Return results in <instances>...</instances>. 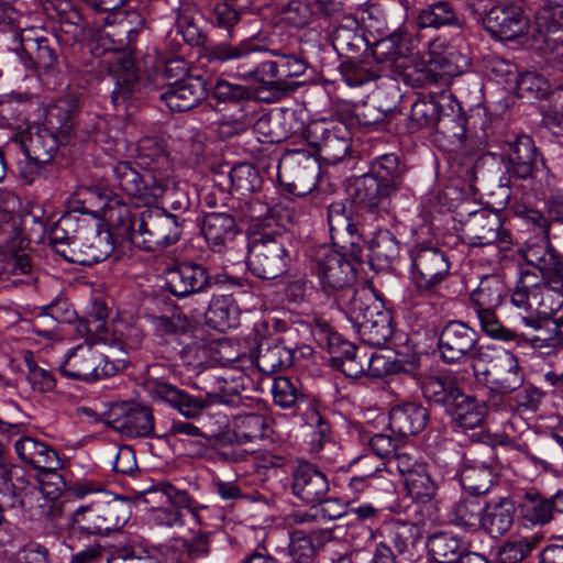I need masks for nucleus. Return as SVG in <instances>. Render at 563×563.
Listing matches in <instances>:
<instances>
[{
	"label": "nucleus",
	"instance_id": "obj_1",
	"mask_svg": "<svg viewBox=\"0 0 563 563\" xmlns=\"http://www.w3.org/2000/svg\"><path fill=\"white\" fill-rule=\"evenodd\" d=\"M266 53L249 40L238 45L220 42L206 48V58L212 64L236 63V77L253 85L254 97L273 103L299 88L301 82L294 79L306 74L308 64L301 57L278 51H271V58H258Z\"/></svg>",
	"mask_w": 563,
	"mask_h": 563
},
{
	"label": "nucleus",
	"instance_id": "obj_2",
	"mask_svg": "<svg viewBox=\"0 0 563 563\" xmlns=\"http://www.w3.org/2000/svg\"><path fill=\"white\" fill-rule=\"evenodd\" d=\"M110 225L145 251H156L176 243L181 235L183 220L155 205L131 217L125 205L106 211Z\"/></svg>",
	"mask_w": 563,
	"mask_h": 563
},
{
	"label": "nucleus",
	"instance_id": "obj_3",
	"mask_svg": "<svg viewBox=\"0 0 563 563\" xmlns=\"http://www.w3.org/2000/svg\"><path fill=\"white\" fill-rule=\"evenodd\" d=\"M404 167L396 154L376 157L367 174L356 178L352 200L356 209L377 220L389 214L390 200L402 188Z\"/></svg>",
	"mask_w": 563,
	"mask_h": 563
},
{
	"label": "nucleus",
	"instance_id": "obj_4",
	"mask_svg": "<svg viewBox=\"0 0 563 563\" xmlns=\"http://www.w3.org/2000/svg\"><path fill=\"white\" fill-rule=\"evenodd\" d=\"M79 113V99L67 95L49 104L45 111L44 123L31 132L24 153L29 159L52 163L59 146L67 144L74 135Z\"/></svg>",
	"mask_w": 563,
	"mask_h": 563
},
{
	"label": "nucleus",
	"instance_id": "obj_5",
	"mask_svg": "<svg viewBox=\"0 0 563 563\" xmlns=\"http://www.w3.org/2000/svg\"><path fill=\"white\" fill-rule=\"evenodd\" d=\"M247 377L238 375H225L217 378L218 390L208 393L205 397H195L183 389L165 382H154L151 394L155 399L168 404L184 417L194 419L199 417L205 409L212 404L222 402L233 407L244 405L241 395L245 390Z\"/></svg>",
	"mask_w": 563,
	"mask_h": 563
},
{
	"label": "nucleus",
	"instance_id": "obj_6",
	"mask_svg": "<svg viewBox=\"0 0 563 563\" xmlns=\"http://www.w3.org/2000/svg\"><path fill=\"white\" fill-rule=\"evenodd\" d=\"M311 271L319 278L322 290L333 297L343 310L360 290L354 289L355 269L344 255L329 246H320L312 258Z\"/></svg>",
	"mask_w": 563,
	"mask_h": 563
},
{
	"label": "nucleus",
	"instance_id": "obj_7",
	"mask_svg": "<svg viewBox=\"0 0 563 563\" xmlns=\"http://www.w3.org/2000/svg\"><path fill=\"white\" fill-rule=\"evenodd\" d=\"M342 311L352 322L360 340L369 346L382 347L393 335L390 312L367 289L354 295Z\"/></svg>",
	"mask_w": 563,
	"mask_h": 563
},
{
	"label": "nucleus",
	"instance_id": "obj_8",
	"mask_svg": "<svg viewBox=\"0 0 563 563\" xmlns=\"http://www.w3.org/2000/svg\"><path fill=\"white\" fill-rule=\"evenodd\" d=\"M288 236L280 229L258 232L249 245L247 267L261 279H275L287 273L290 255L287 249Z\"/></svg>",
	"mask_w": 563,
	"mask_h": 563
},
{
	"label": "nucleus",
	"instance_id": "obj_9",
	"mask_svg": "<svg viewBox=\"0 0 563 563\" xmlns=\"http://www.w3.org/2000/svg\"><path fill=\"white\" fill-rule=\"evenodd\" d=\"M478 334L467 323L450 320L441 329L438 338L440 358L449 365L471 361L473 373L479 377L482 360H486L487 350L478 346Z\"/></svg>",
	"mask_w": 563,
	"mask_h": 563
},
{
	"label": "nucleus",
	"instance_id": "obj_10",
	"mask_svg": "<svg viewBox=\"0 0 563 563\" xmlns=\"http://www.w3.org/2000/svg\"><path fill=\"white\" fill-rule=\"evenodd\" d=\"M410 278L417 294L423 298H434L450 275L451 263L445 252L427 243H417L410 251Z\"/></svg>",
	"mask_w": 563,
	"mask_h": 563
},
{
	"label": "nucleus",
	"instance_id": "obj_11",
	"mask_svg": "<svg viewBox=\"0 0 563 563\" xmlns=\"http://www.w3.org/2000/svg\"><path fill=\"white\" fill-rule=\"evenodd\" d=\"M113 186L121 190L134 205H155L166 191L168 180L164 175L129 161H120L112 166Z\"/></svg>",
	"mask_w": 563,
	"mask_h": 563
},
{
	"label": "nucleus",
	"instance_id": "obj_12",
	"mask_svg": "<svg viewBox=\"0 0 563 563\" xmlns=\"http://www.w3.org/2000/svg\"><path fill=\"white\" fill-rule=\"evenodd\" d=\"M123 360L110 361L89 343L77 345L60 366V374L67 378L96 382L115 375L123 369Z\"/></svg>",
	"mask_w": 563,
	"mask_h": 563
},
{
	"label": "nucleus",
	"instance_id": "obj_13",
	"mask_svg": "<svg viewBox=\"0 0 563 563\" xmlns=\"http://www.w3.org/2000/svg\"><path fill=\"white\" fill-rule=\"evenodd\" d=\"M320 165L317 158L303 150L286 153L278 164V179L287 190L306 195L317 185Z\"/></svg>",
	"mask_w": 563,
	"mask_h": 563
},
{
	"label": "nucleus",
	"instance_id": "obj_14",
	"mask_svg": "<svg viewBox=\"0 0 563 563\" xmlns=\"http://www.w3.org/2000/svg\"><path fill=\"white\" fill-rule=\"evenodd\" d=\"M482 362H486L487 365H481L479 375L485 376L490 393L504 396L522 387L525 375L514 353L503 351L490 354L487 351V357Z\"/></svg>",
	"mask_w": 563,
	"mask_h": 563
},
{
	"label": "nucleus",
	"instance_id": "obj_15",
	"mask_svg": "<svg viewBox=\"0 0 563 563\" xmlns=\"http://www.w3.org/2000/svg\"><path fill=\"white\" fill-rule=\"evenodd\" d=\"M71 250L65 260L69 263L90 266L108 258L114 251L111 233L88 225H77L74 231Z\"/></svg>",
	"mask_w": 563,
	"mask_h": 563
},
{
	"label": "nucleus",
	"instance_id": "obj_16",
	"mask_svg": "<svg viewBox=\"0 0 563 563\" xmlns=\"http://www.w3.org/2000/svg\"><path fill=\"white\" fill-rule=\"evenodd\" d=\"M126 521L123 507L115 501H95L71 514V522L89 534H106Z\"/></svg>",
	"mask_w": 563,
	"mask_h": 563
},
{
	"label": "nucleus",
	"instance_id": "obj_17",
	"mask_svg": "<svg viewBox=\"0 0 563 563\" xmlns=\"http://www.w3.org/2000/svg\"><path fill=\"white\" fill-rule=\"evenodd\" d=\"M290 476L292 495L311 509L322 503L330 490L328 476L311 462L299 460L294 465Z\"/></svg>",
	"mask_w": 563,
	"mask_h": 563
},
{
	"label": "nucleus",
	"instance_id": "obj_18",
	"mask_svg": "<svg viewBox=\"0 0 563 563\" xmlns=\"http://www.w3.org/2000/svg\"><path fill=\"white\" fill-rule=\"evenodd\" d=\"M108 423L130 438L150 437L154 431V416L151 408L133 401L113 405L108 415Z\"/></svg>",
	"mask_w": 563,
	"mask_h": 563
},
{
	"label": "nucleus",
	"instance_id": "obj_19",
	"mask_svg": "<svg viewBox=\"0 0 563 563\" xmlns=\"http://www.w3.org/2000/svg\"><path fill=\"white\" fill-rule=\"evenodd\" d=\"M545 168L542 153L529 135H518L508 142L507 172L514 178L534 179Z\"/></svg>",
	"mask_w": 563,
	"mask_h": 563
},
{
	"label": "nucleus",
	"instance_id": "obj_20",
	"mask_svg": "<svg viewBox=\"0 0 563 563\" xmlns=\"http://www.w3.org/2000/svg\"><path fill=\"white\" fill-rule=\"evenodd\" d=\"M211 286V276L201 264L186 262L166 271L165 287L177 298L206 294Z\"/></svg>",
	"mask_w": 563,
	"mask_h": 563
},
{
	"label": "nucleus",
	"instance_id": "obj_21",
	"mask_svg": "<svg viewBox=\"0 0 563 563\" xmlns=\"http://www.w3.org/2000/svg\"><path fill=\"white\" fill-rule=\"evenodd\" d=\"M463 234L470 246H488L497 241L510 242V233L503 229V222L498 213L481 210L474 212L463 225Z\"/></svg>",
	"mask_w": 563,
	"mask_h": 563
},
{
	"label": "nucleus",
	"instance_id": "obj_22",
	"mask_svg": "<svg viewBox=\"0 0 563 563\" xmlns=\"http://www.w3.org/2000/svg\"><path fill=\"white\" fill-rule=\"evenodd\" d=\"M484 27L492 36L501 41H514L522 36L528 22L522 9L515 4H496L483 19Z\"/></svg>",
	"mask_w": 563,
	"mask_h": 563
},
{
	"label": "nucleus",
	"instance_id": "obj_23",
	"mask_svg": "<svg viewBox=\"0 0 563 563\" xmlns=\"http://www.w3.org/2000/svg\"><path fill=\"white\" fill-rule=\"evenodd\" d=\"M483 456L485 460L465 465L460 475L463 488L475 497L489 493L497 482L495 449L484 446Z\"/></svg>",
	"mask_w": 563,
	"mask_h": 563
},
{
	"label": "nucleus",
	"instance_id": "obj_24",
	"mask_svg": "<svg viewBox=\"0 0 563 563\" xmlns=\"http://www.w3.org/2000/svg\"><path fill=\"white\" fill-rule=\"evenodd\" d=\"M305 137L331 164L342 161L351 147L349 137L340 135L339 131L327 129L324 122L309 124L305 130Z\"/></svg>",
	"mask_w": 563,
	"mask_h": 563
},
{
	"label": "nucleus",
	"instance_id": "obj_25",
	"mask_svg": "<svg viewBox=\"0 0 563 563\" xmlns=\"http://www.w3.org/2000/svg\"><path fill=\"white\" fill-rule=\"evenodd\" d=\"M527 264L542 275L545 285L556 291H563V261L549 243L530 245L523 253Z\"/></svg>",
	"mask_w": 563,
	"mask_h": 563
},
{
	"label": "nucleus",
	"instance_id": "obj_26",
	"mask_svg": "<svg viewBox=\"0 0 563 563\" xmlns=\"http://www.w3.org/2000/svg\"><path fill=\"white\" fill-rule=\"evenodd\" d=\"M206 97V82L199 76H185L168 85L161 99L172 111L183 112L195 108Z\"/></svg>",
	"mask_w": 563,
	"mask_h": 563
},
{
	"label": "nucleus",
	"instance_id": "obj_27",
	"mask_svg": "<svg viewBox=\"0 0 563 563\" xmlns=\"http://www.w3.org/2000/svg\"><path fill=\"white\" fill-rule=\"evenodd\" d=\"M484 509L482 529L490 537H501L514 526L517 507L510 495L490 498Z\"/></svg>",
	"mask_w": 563,
	"mask_h": 563
},
{
	"label": "nucleus",
	"instance_id": "obj_28",
	"mask_svg": "<svg viewBox=\"0 0 563 563\" xmlns=\"http://www.w3.org/2000/svg\"><path fill=\"white\" fill-rule=\"evenodd\" d=\"M15 508L22 509L32 520H47L52 523H56L64 515V503L47 497L36 487L20 493L15 499Z\"/></svg>",
	"mask_w": 563,
	"mask_h": 563
},
{
	"label": "nucleus",
	"instance_id": "obj_29",
	"mask_svg": "<svg viewBox=\"0 0 563 563\" xmlns=\"http://www.w3.org/2000/svg\"><path fill=\"white\" fill-rule=\"evenodd\" d=\"M109 77L114 84L110 95L111 101L117 107L130 98L137 85L139 76L133 56L130 53H119L114 60L110 62Z\"/></svg>",
	"mask_w": 563,
	"mask_h": 563
},
{
	"label": "nucleus",
	"instance_id": "obj_30",
	"mask_svg": "<svg viewBox=\"0 0 563 563\" xmlns=\"http://www.w3.org/2000/svg\"><path fill=\"white\" fill-rule=\"evenodd\" d=\"M382 536L389 549L394 548L398 555L408 561H412L418 554V543L420 541L419 529L405 521H391L382 529Z\"/></svg>",
	"mask_w": 563,
	"mask_h": 563
},
{
	"label": "nucleus",
	"instance_id": "obj_31",
	"mask_svg": "<svg viewBox=\"0 0 563 563\" xmlns=\"http://www.w3.org/2000/svg\"><path fill=\"white\" fill-rule=\"evenodd\" d=\"M14 448L19 459L35 470H59L63 466L57 452L35 438H21Z\"/></svg>",
	"mask_w": 563,
	"mask_h": 563
},
{
	"label": "nucleus",
	"instance_id": "obj_32",
	"mask_svg": "<svg viewBox=\"0 0 563 563\" xmlns=\"http://www.w3.org/2000/svg\"><path fill=\"white\" fill-rule=\"evenodd\" d=\"M428 410L420 404L406 402L389 411V429L399 435L409 437L421 432L428 422Z\"/></svg>",
	"mask_w": 563,
	"mask_h": 563
},
{
	"label": "nucleus",
	"instance_id": "obj_33",
	"mask_svg": "<svg viewBox=\"0 0 563 563\" xmlns=\"http://www.w3.org/2000/svg\"><path fill=\"white\" fill-rule=\"evenodd\" d=\"M416 23L419 29H461L464 25V19L452 2L439 0L418 10Z\"/></svg>",
	"mask_w": 563,
	"mask_h": 563
},
{
	"label": "nucleus",
	"instance_id": "obj_34",
	"mask_svg": "<svg viewBox=\"0 0 563 563\" xmlns=\"http://www.w3.org/2000/svg\"><path fill=\"white\" fill-rule=\"evenodd\" d=\"M24 53L27 55L25 65L37 71H48L57 63L56 45L42 35L27 34L21 41Z\"/></svg>",
	"mask_w": 563,
	"mask_h": 563
},
{
	"label": "nucleus",
	"instance_id": "obj_35",
	"mask_svg": "<svg viewBox=\"0 0 563 563\" xmlns=\"http://www.w3.org/2000/svg\"><path fill=\"white\" fill-rule=\"evenodd\" d=\"M448 412L459 427L472 430L483 424L487 407L484 401L462 391L449 407Z\"/></svg>",
	"mask_w": 563,
	"mask_h": 563
},
{
	"label": "nucleus",
	"instance_id": "obj_36",
	"mask_svg": "<svg viewBox=\"0 0 563 563\" xmlns=\"http://www.w3.org/2000/svg\"><path fill=\"white\" fill-rule=\"evenodd\" d=\"M202 233L213 249H221L238 232L235 216L227 212H209L202 221Z\"/></svg>",
	"mask_w": 563,
	"mask_h": 563
},
{
	"label": "nucleus",
	"instance_id": "obj_37",
	"mask_svg": "<svg viewBox=\"0 0 563 563\" xmlns=\"http://www.w3.org/2000/svg\"><path fill=\"white\" fill-rule=\"evenodd\" d=\"M421 390L427 400L444 406L446 410L462 393L456 378L449 374L424 377Z\"/></svg>",
	"mask_w": 563,
	"mask_h": 563
},
{
	"label": "nucleus",
	"instance_id": "obj_38",
	"mask_svg": "<svg viewBox=\"0 0 563 563\" xmlns=\"http://www.w3.org/2000/svg\"><path fill=\"white\" fill-rule=\"evenodd\" d=\"M269 430L268 418L261 413H241L232 419V437L239 444L263 440Z\"/></svg>",
	"mask_w": 563,
	"mask_h": 563
},
{
	"label": "nucleus",
	"instance_id": "obj_39",
	"mask_svg": "<svg viewBox=\"0 0 563 563\" xmlns=\"http://www.w3.org/2000/svg\"><path fill=\"white\" fill-rule=\"evenodd\" d=\"M427 551L430 563H456L466 548L456 536L439 532L429 537Z\"/></svg>",
	"mask_w": 563,
	"mask_h": 563
},
{
	"label": "nucleus",
	"instance_id": "obj_40",
	"mask_svg": "<svg viewBox=\"0 0 563 563\" xmlns=\"http://www.w3.org/2000/svg\"><path fill=\"white\" fill-rule=\"evenodd\" d=\"M65 302L51 303L42 309L32 322V331L42 338L54 339L59 335V323L70 322L74 311L64 307Z\"/></svg>",
	"mask_w": 563,
	"mask_h": 563
},
{
	"label": "nucleus",
	"instance_id": "obj_41",
	"mask_svg": "<svg viewBox=\"0 0 563 563\" xmlns=\"http://www.w3.org/2000/svg\"><path fill=\"white\" fill-rule=\"evenodd\" d=\"M295 351L282 341L258 347L256 366L264 374H273L292 365Z\"/></svg>",
	"mask_w": 563,
	"mask_h": 563
},
{
	"label": "nucleus",
	"instance_id": "obj_42",
	"mask_svg": "<svg viewBox=\"0 0 563 563\" xmlns=\"http://www.w3.org/2000/svg\"><path fill=\"white\" fill-rule=\"evenodd\" d=\"M139 166L152 169L154 174H161L168 180L170 162L164 146L153 137H143L137 143Z\"/></svg>",
	"mask_w": 563,
	"mask_h": 563
},
{
	"label": "nucleus",
	"instance_id": "obj_43",
	"mask_svg": "<svg viewBox=\"0 0 563 563\" xmlns=\"http://www.w3.org/2000/svg\"><path fill=\"white\" fill-rule=\"evenodd\" d=\"M519 508L523 518L536 525L544 526L553 519L552 498L536 489L525 492Z\"/></svg>",
	"mask_w": 563,
	"mask_h": 563
},
{
	"label": "nucleus",
	"instance_id": "obj_44",
	"mask_svg": "<svg viewBox=\"0 0 563 563\" xmlns=\"http://www.w3.org/2000/svg\"><path fill=\"white\" fill-rule=\"evenodd\" d=\"M282 213H285V220L280 219L278 227L279 229H286L287 223L291 222L290 211L288 208L279 206L269 208L267 203L260 199H250L243 202L238 217L240 220L256 222L257 224H263L265 228H269L272 218L280 216Z\"/></svg>",
	"mask_w": 563,
	"mask_h": 563
},
{
	"label": "nucleus",
	"instance_id": "obj_45",
	"mask_svg": "<svg viewBox=\"0 0 563 563\" xmlns=\"http://www.w3.org/2000/svg\"><path fill=\"white\" fill-rule=\"evenodd\" d=\"M365 43L356 18L343 14L339 24L332 31V44L338 52H356Z\"/></svg>",
	"mask_w": 563,
	"mask_h": 563
},
{
	"label": "nucleus",
	"instance_id": "obj_46",
	"mask_svg": "<svg viewBox=\"0 0 563 563\" xmlns=\"http://www.w3.org/2000/svg\"><path fill=\"white\" fill-rule=\"evenodd\" d=\"M484 504L475 497H466L454 505L451 510V521L468 531H477L482 529Z\"/></svg>",
	"mask_w": 563,
	"mask_h": 563
},
{
	"label": "nucleus",
	"instance_id": "obj_47",
	"mask_svg": "<svg viewBox=\"0 0 563 563\" xmlns=\"http://www.w3.org/2000/svg\"><path fill=\"white\" fill-rule=\"evenodd\" d=\"M466 119L459 113H443L435 132L440 141L446 143L449 151H460L466 140Z\"/></svg>",
	"mask_w": 563,
	"mask_h": 563
},
{
	"label": "nucleus",
	"instance_id": "obj_48",
	"mask_svg": "<svg viewBox=\"0 0 563 563\" xmlns=\"http://www.w3.org/2000/svg\"><path fill=\"white\" fill-rule=\"evenodd\" d=\"M328 224L333 245L347 251L346 235L349 230H355V224L346 216L345 206L342 202H333L328 207Z\"/></svg>",
	"mask_w": 563,
	"mask_h": 563
},
{
	"label": "nucleus",
	"instance_id": "obj_49",
	"mask_svg": "<svg viewBox=\"0 0 563 563\" xmlns=\"http://www.w3.org/2000/svg\"><path fill=\"white\" fill-rule=\"evenodd\" d=\"M563 33V0L541 5L534 15L532 35Z\"/></svg>",
	"mask_w": 563,
	"mask_h": 563
},
{
	"label": "nucleus",
	"instance_id": "obj_50",
	"mask_svg": "<svg viewBox=\"0 0 563 563\" xmlns=\"http://www.w3.org/2000/svg\"><path fill=\"white\" fill-rule=\"evenodd\" d=\"M272 394L274 404L282 409H296L300 402L305 401L298 380H291L285 376L274 379Z\"/></svg>",
	"mask_w": 563,
	"mask_h": 563
},
{
	"label": "nucleus",
	"instance_id": "obj_51",
	"mask_svg": "<svg viewBox=\"0 0 563 563\" xmlns=\"http://www.w3.org/2000/svg\"><path fill=\"white\" fill-rule=\"evenodd\" d=\"M341 73L349 86H362L380 77L382 69L372 60H349L341 65Z\"/></svg>",
	"mask_w": 563,
	"mask_h": 563
},
{
	"label": "nucleus",
	"instance_id": "obj_52",
	"mask_svg": "<svg viewBox=\"0 0 563 563\" xmlns=\"http://www.w3.org/2000/svg\"><path fill=\"white\" fill-rule=\"evenodd\" d=\"M503 295L504 288L497 278H484L471 294V301L475 310L495 309L503 302Z\"/></svg>",
	"mask_w": 563,
	"mask_h": 563
},
{
	"label": "nucleus",
	"instance_id": "obj_53",
	"mask_svg": "<svg viewBox=\"0 0 563 563\" xmlns=\"http://www.w3.org/2000/svg\"><path fill=\"white\" fill-rule=\"evenodd\" d=\"M230 180L232 188L241 195L255 192L263 184L260 172L247 163L234 166L230 172Z\"/></svg>",
	"mask_w": 563,
	"mask_h": 563
},
{
	"label": "nucleus",
	"instance_id": "obj_54",
	"mask_svg": "<svg viewBox=\"0 0 563 563\" xmlns=\"http://www.w3.org/2000/svg\"><path fill=\"white\" fill-rule=\"evenodd\" d=\"M411 129L437 128L442 118L441 106L434 100L418 99L410 110Z\"/></svg>",
	"mask_w": 563,
	"mask_h": 563
},
{
	"label": "nucleus",
	"instance_id": "obj_55",
	"mask_svg": "<svg viewBox=\"0 0 563 563\" xmlns=\"http://www.w3.org/2000/svg\"><path fill=\"white\" fill-rule=\"evenodd\" d=\"M79 225L70 216L62 217L49 230V241L53 250L65 260L67 250H71L74 231Z\"/></svg>",
	"mask_w": 563,
	"mask_h": 563
},
{
	"label": "nucleus",
	"instance_id": "obj_56",
	"mask_svg": "<svg viewBox=\"0 0 563 563\" xmlns=\"http://www.w3.org/2000/svg\"><path fill=\"white\" fill-rule=\"evenodd\" d=\"M533 537H517L507 540L498 550L497 563H520L537 545Z\"/></svg>",
	"mask_w": 563,
	"mask_h": 563
},
{
	"label": "nucleus",
	"instance_id": "obj_57",
	"mask_svg": "<svg viewBox=\"0 0 563 563\" xmlns=\"http://www.w3.org/2000/svg\"><path fill=\"white\" fill-rule=\"evenodd\" d=\"M405 487L412 499L421 503L430 501L437 493V485L427 472L426 466L404 479Z\"/></svg>",
	"mask_w": 563,
	"mask_h": 563
},
{
	"label": "nucleus",
	"instance_id": "obj_58",
	"mask_svg": "<svg viewBox=\"0 0 563 563\" xmlns=\"http://www.w3.org/2000/svg\"><path fill=\"white\" fill-rule=\"evenodd\" d=\"M533 46L548 63L563 69V33L532 35Z\"/></svg>",
	"mask_w": 563,
	"mask_h": 563
},
{
	"label": "nucleus",
	"instance_id": "obj_59",
	"mask_svg": "<svg viewBox=\"0 0 563 563\" xmlns=\"http://www.w3.org/2000/svg\"><path fill=\"white\" fill-rule=\"evenodd\" d=\"M371 256L380 263H391L399 255V242L388 230L378 231L371 243Z\"/></svg>",
	"mask_w": 563,
	"mask_h": 563
},
{
	"label": "nucleus",
	"instance_id": "obj_60",
	"mask_svg": "<svg viewBox=\"0 0 563 563\" xmlns=\"http://www.w3.org/2000/svg\"><path fill=\"white\" fill-rule=\"evenodd\" d=\"M516 92L527 100L541 99L549 93V84L541 75L533 71L521 74L516 80Z\"/></svg>",
	"mask_w": 563,
	"mask_h": 563
},
{
	"label": "nucleus",
	"instance_id": "obj_61",
	"mask_svg": "<svg viewBox=\"0 0 563 563\" xmlns=\"http://www.w3.org/2000/svg\"><path fill=\"white\" fill-rule=\"evenodd\" d=\"M475 312L479 320L481 329L492 339L514 341L520 336L516 331L501 324L495 309H479L475 310Z\"/></svg>",
	"mask_w": 563,
	"mask_h": 563
},
{
	"label": "nucleus",
	"instance_id": "obj_62",
	"mask_svg": "<svg viewBox=\"0 0 563 563\" xmlns=\"http://www.w3.org/2000/svg\"><path fill=\"white\" fill-rule=\"evenodd\" d=\"M533 311L538 316L553 317L563 305L562 291H556L548 285L541 288L532 296Z\"/></svg>",
	"mask_w": 563,
	"mask_h": 563
},
{
	"label": "nucleus",
	"instance_id": "obj_63",
	"mask_svg": "<svg viewBox=\"0 0 563 563\" xmlns=\"http://www.w3.org/2000/svg\"><path fill=\"white\" fill-rule=\"evenodd\" d=\"M177 32L183 36L184 41L191 46L203 45L207 35L198 25L196 15L190 10H183L178 13L176 21Z\"/></svg>",
	"mask_w": 563,
	"mask_h": 563
},
{
	"label": "nucleus",
	"instance_id": "obj_64",
	"mask_svg": "<svg viewBox=\"0 0 563 563\" xmlns=\"http://www.w3.org/2000/svg\"><path fill=\"white\" fill-rule=\"evenodd\" d=\"M533 347H555L563 344V314L545 324L540 332L526 338Z\"/></svg>",
	"mask_w": 563,
	"mask_h": 563
}]
</instances>
